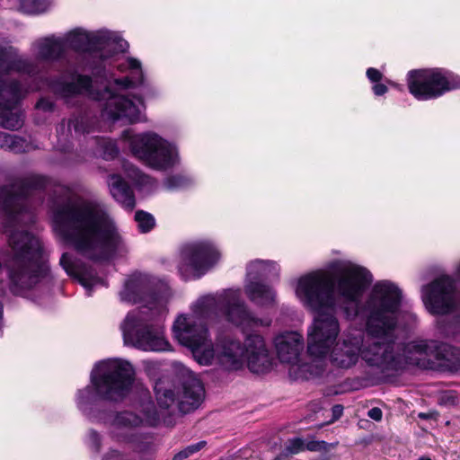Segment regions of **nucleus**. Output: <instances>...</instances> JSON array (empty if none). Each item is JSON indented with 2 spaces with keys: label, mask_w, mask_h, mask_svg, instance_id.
<instances>
[{
  "label": "nucleus",
  "mask_w": 460,
  "mask_h": 460,
  "mask_svg": "<svg viewBox=\"0 0 460 460\" xmlns=\"http://www.w3.org/2000/svg\"><path fill=\"white\" fill-rule=\"evenodd\" d=\"M372 281L371 273L352 263L344 264L338 271L336 291L350 306L345 307L348 318L359 312L366 316L368 339L361 342L360 358L371 367L383 374L402 368V343L396 333L397 312L401 305V290L392 282L376 283L359 309L358 300L365 288Z\"/></svg>",
  "instance_id": "1"
},
{
  "label": "nucleus",
  "mask_w": 460,
  "mask_h": 460,
  "mask_svg": "<svg viewBox=\"0 0 460 460\" xmlns=\"http://www.w3.org/2000/svg\"><path fill=\"white\" fill-rule=\"evenodd\" d=\"M46 184L44 176L30 173L10 186L0 187V208L6 216L4 231L8 234L4 264L10 290L14 295H22L38 284L41 278L42 268L39 263L42 253L41 243L27 230L16 227L33 222V214L26 207L24 195L32 190L44 189Z\"/></svg>",
  "instance_id": "2"
},
{
  "label": "nucleus",
  "mask_w": 460,
  "mask_h": 460,
  "mask_svg": "<svg viewBox=\"0 0 460 460\" xmlns=\"http://www.w3.org/2000/svg\"><path fill=\"white\" fill-rule=\"evenodd\" d=\"M53 224L64 242L90 260L105 261L126 251L114 223L96 202L67 197L54 205Z\"/></svg>",
  "instance_id": "3"
},
{
  "label": "nucleus",
  "mask_w": 460,
  "mask_h": 460,
  "mask_svg": "<svg viewBox=\"0 0 460 460\" xmlns=\"http://www.w3.org/2000/svg\"><path fill=\"white\" fill-rule=\"evenodd\" d=\"M219 314L236 325L269 326L270 320L253 317L241 300L240 290L228 289L219 295H208L199 299L194 305V315L179 316L172 330L181 344L190 348L200 365H210L214 359V349L208 339L207 326L201 322L213 319Z\"/></svg>",
  "instance_id": "4"
},
{
  "label": "nucleus",
  "mask_w": 460,
  "mask_h": 460,
  "mask_svg": "<svg viewBox=\"0 0 460 460\" xmlns=\"http://www.w3.org/2000/svg\"><path fill=\"white\" fill-rule=\"evenodd\" d=\"M333 289L334 281L324 271H314L302 277L296 288L299 298L316 313L308 329V354L325 360V356L340 332V324L334 315Z\"/></svg>",
  "instance_id": "5"
},
{
  "label": "nucleus",
  "mask_w": 460,
  "mask_h": 460,
  "mask_svg": "<svg viewBox=\"0 0 460 460\" xmlns=\"http://www.w3.org/2000/svg\"><path fill=\"white\" fill-rule=\"evenodd\" d=\"M135 380V369L128 361L110 360L96 366L91 374L93 386H86L77 394V406L87 412L98 400L122 401L129 393Z\"/></svg>",
  "instance_id": "6"
},
{
  "label": "nucleus",
  "mask_w": 460,
  "mask_h": 460,
  "mask_svg": "<svg viewBox=\"0 0 460 460\" xmlns=\"http://www.w3.org/2000/svg\"><path fill=\"white\" fill-rule=\"evenodd\" d=\"M53 93L69 102L71 98L80 94H87L93 100L105 101L103 116L116 121L125 119L129 123L140 120V108L132 100L114 93L110 85L102 90L94 89L92 79L88 75H78L75 81L66 82L60 77L50 84Z\"/></svg>",
  "instance_id": "7"
},
{
  "label": "nucleus",
  "mask_w": 460,
  "mask_h": 460,
  "mask_svg": "<svg viewBox=\"0 0 460 460\" xmlns=\"http://www.w3.org/2000/svg\"><path fill=\"white\" fill-rule=\"evenodd\" d=\"M277 355L282 363L290 365L289 374L295 379H309L323 376L327 361L311 357V361L300 364V354L304 349L303 336L296 332H284L274 341Z\"/></svg>",
  "instance_id": "8"
},
{
  "label": "nucleus",
  "mask_w": 460,
  "mask_h": 460,
  "mask_svg": "<svg viewBox=\"0 0 460 460\" xmlns=\"http://www.w3.org/2000/svg\"><path fill=\"white\" fill-rule=\"evenodd\" d=\"M144 311L128 313L120 324L124 343L144 351H165L170 344L164 338V328L151 323Z\"/></svg>",
  "instance_id": "9"
},
{
  "label": "nucleus",
  "mask_w": 460,
  "mask_h": 460,
  "mask_svg": "<svg viewBox=\"0 0 460 460\" xmlns=\"http://www.w3.org/2000/svg\"><path fill=\"white\" fill-rule=\"evenodd\" d=\"M133 155L156 170H166L177 162V152L172 145L155 133H145L130 138Z\"/></svg>",
  "instance_id": "10"
},
{
  "label": "nucleus",
  "mask_w": 460,
  "mask_h": 460,
  "mask_svg": "<svg viewBox=\"0 0 460 460\" xmlns=\"http://www.w3.org/2000/svg\"><path fill=\"white\" fill-rule=\"evenodd\" d=\"M409 92L418 100L440 97L447 92L460 88V79L447 75L438 68L414 69L407 75Z\"/></svg>",
  "instance_id": "11"
},
{
  "label": "nucleus",
  "mask_w": 460,
  "mask_h": 460,
  "mask_svg": "<svg viewBox=\"0 0 460 460\" xmlns=\"http://www.w3.org/2000/svg\"><path fill=\"white\" fill-rule=\"evenodd\" d=\"M450 355V345L434 340H415L406 344L402 343L400 350L402 368L405 364H410L423 369L447 371L442 365Z\"/></svg>",
  "instance_id": "12"
},
{
  "label": "nucleus",
  "mask_w": 460,
  "mask_h": 460,
  "mask_svg": "<svg viewBox=\"0 0 460 460\" xmlns=\"http://www.w3.org/2000/svg\"><path fill=\"white\" fill-rule=\"evenodd\" d=\"M220 259V253L208 242L187 243L181 249L178 270L185 279H199Z\"/></svg>",
  "instance_id": "13"
},
{
  "label": "nucleus",
  "mask_w": 460,
  "mask_h": 460,
  "mask_svg": "<svg viewBox=\"0 0 460 460\" xmlns=\"http://www.w3.org/2000/svg\"><path fill=\"white\" fill-rule=\"evenodd\" d=\"M22 85L14 79L0 78V127L18 130L24 123V115L19 107L24 97Z\"/></svg>",
  "instance_id": "14"
},
{
  "label": "nucleus",
  "mask_w": 460,
  "mask_h": 460,
  "mask_svg": "<svg viewBox=\"0 0 460 460\" xmlns=\"http://www.w3.org/2000/svg\"><path fill=\"white\" fill-rule=\"evenodd\" d=\"M422 300L432 314L450 313L460 301V293L449 276H441L422 288Z\"/></svg>",
  "instance_id": "15"
},
{
  "label": "nucleus",
  "mask_w": 460,
  "mask_h": 460,
  "mask_svg": "<svg viewBox=\"0 0 460 460\" xmlns=\"http://www.w3.org/2000/svg\"><path fill=\"white\" fill-rule=\"evenodd\" d=\"M242 348L243 349V360H246L247 366L252 372L260 374L270 369L272 358L264 339L261 335H248Z\"/></svg>",
  "instance_id": "16"
},
{
  "label": "nucleus",
  "mask_w": 460,
  "mask_h": 460,
  "mask_svg": "<svg viewBox=\"0 0 460 460\" xmlns=\"http://www.w3.org/2000/svg\"><path fill=\"white\" fill-rule=\"evenodd\" d=\"M120 296L122 300L134 304L153 300L155 298L153 278L141 272L132 274L126 281Z\"/></svg>",
  "instance_id": "17"
},
{
  "label": "nucleus",
  "mask_w": 460,
  "mask_h": 460,
  "mask_svg": "<svg viewBox=\"0 0 460 460\" xmlns=\"http://www.w3.org/2000/svg\"><path fill=\"white\" fill-rule=\"evenodd\" d=\"M205 396V389L201 381L193 376H188L182 382L181 391L178 393L177 403L181 412L189 413L201 404Z\"/></svg>",
  "instance_id": "18"
},
{
  "label": "nucleus",
  "mask_w": 460,
  "mask_h": 460,
  "mask_svg": "<svg viewBox=\"0 0 460 460\" xmlns=\"http://www.w3.org/2000/svg\"><path fill=\"white\" fill-rule=\"evenodd\" d=\"M215 356L219 364L227 370H236L243 366V349L240 341L231 337H225L219 341L214 349Z\"/></svg>",
  "instance_id": "19"
},
{
  "label": "nucleus",
  "mask_w": 460,
  "mask_h": 460,
  "mask_svg": "<svg viewBox=\"0 0 460 460\" xmlns=\"http://www.w3.org/2000/svg\"><path fill=\"white\" fill-rule=\"evenodd\" d=\"M63 40L66 42V50L70 48L76 51H93L104 47L111 38L103 32L88 33L76 29L67 33Z\"/></svg>",
  "instance_id": "20"
},
{
  "label": "nucleus",
  "mask_w": 460,
  "mask_h": 460,
  "mask_svg": "<svg viewBox=\"0 0 460 460\" xmlns=\"http://www.w3.org/2000/svg\"><path fill=\"white\" fill-rule=\"evenodd\" d=\"M361 354V341L356 338L337 342L331 352L332 364L341 369L354 367Z\"/></svg>",
  "instance_id": "21"
},
{
  "label": "nucleus",
  "mask_w": 460,
  "mask_h": 460,
  "mask_svg": "<svg viewBox=\"0 0 460 460\" xmlns=\"http://www.w3.org/2000/svg\"><path fill=\"white\" fill-rule=\"evenodd\" d=\"M59 263L69 276L76 279L87 289L101 282L94 270L74 260L68 252L62 254Z\"/></svg>",
  "instance_id": "22"
},
{
  "label": "nucleus",
  "mask_w": 460,
  "mask_h": 460,
  "mask_svg": "<svg viewBox=\"0 0 460 460\" xmlns=\"http://www.w3.org/2000/svg\"><path fill=\"white\" fill-rule=\"evenodd\" d=\"M11 71L30 75L35 72V66L28 59L18 56L13 47H0V75Z\"/></svg>",
  "instance_id": "23"
},
{
  "label": "nucleus",
  "mask_w": 460,
  "mask_h": 460,
  "mask_svg": "<svg viewBox=\"0 0 460 460\" xmlns=\"http://www.w3.org/2000/svg\"><path fill=\"white\" fill-rule=\"evenodd\" d=\"M35 46L40 59L54 61L66 57V42L63 38L47 37L38 40Z\"/></svg>",
  "instance_id": "24"
},
{
  "label": "nucleus",
  "mask_w": 460,
  "mask_h": 460,
  "mask_svg": "<svg viewBox=\"0 0 460 460\" xmlns=\"http://www.w3.org/2000/svg\"><path fill=\"white\" fill-rule=\"evenodd\" d=\"M108 185L112 197L123 207L132 209L136 205L135 196L127 182L118 174L109 176Z\"/></svg>",
  "instance_id": "25"
},
{
  "label": "nucleus",
  "mask_w": 460,
  "mask_h": 460,
  "mask_svg": "<svg viewBox=\"0 0 460 460\" xmlns=\"http://www.w3.org/2000/svg\"><path fill=\"white\" fill-rule=\"evenodd\" d=\"M99 420L111 428L112 433H117L119 429L137 427L142 422L141 418L131 411L109 413L99 417Z\"/></svg>",
  "instance_id": "26"
},
{
  "label": "nucleus",
  "mask_w": 460,
  "mask_h": 460,
  "mask_svg": "<svg viewBox=\"0 0 460 460\" xmlns=\"http://www.w3.org/2000/svg\"><path fill=\"white\" fill-rule=\"evenodd\" d=\"M245 292L251 301L258 305H270L275 301V292L264 284L251 281L245 286Z\"/></svg>",
  "instance_id": "27"
},
{
  "label": "nucleus",
  "mask_w": 460,
  "mask_h": 460,
  "mask_svg": "<svg viewBox=\"0 0 460 460\" xmlns=\"http://www.w3.org/2000/svg\"><path fill=\"white\" fill-rule=\"evenodd\" d=\"M127 66L133 70L132 76H125L123 78L114 80V84L121 90L143 84L144 75L140 61L133 58H128L127 60Z\"/></svg>",
  "instance_id": "28"
},
{
  "label": "nucleus",
  "mask_w": 460,
  "mask_h": 460,
  "mask_svg": "<svg viewBox=\"0 0 460 460\" xmlns=\"http://www.w3.org/2000/svg\"><path fill=\"white\" fill-rule=\"evenodd\" d=\"M155 392L157 402L161 408L169 409L176 400L173 391L165 387L163 382L155 384Z\"/></svg>",
  "instance_id": "29"
},
{
  "label": "nucleus",
  "mask_w": 460,
  "mask_h": 460,
  "mask_svg": "<svg viewBox=\"0 0 460 460\" xmlns=\"http://www.w3.org/2000/svg\"><path fill=\"white\" fill-rule=\"evenodd\" d=\"M50 5L49 0H20L19 10L25 13H40Z\"/></svg>",
  "instance_id": "30"
},
{
  "label": "nucleus",
  "mask_w": 460,
  "mask_h": 460,
  "mask_svg": "<svg viewBox=\"0 0 460 460\" xmlns=\"http://www.w3.org/2000/svg\"><path fill=\"white\" fill-rule=\"evenodd\" d=\"M28 144L25 139L16 135L5 133L3 149L13 153H22L27 150Z\"/></svg>",
  "instance_id": "31"
},
{
  "label": "nucleus",
  "mask_w": 460,
  "mask_h": 460,
  "mask_svg": "<svg viewBox=\"0 0 460 460\" xmlns=\"http://www.w3.org/2000/svg\"><path fill=\"white\" fill-rule=\"evenodd\" d=\"M135 220L141 233L150 232L155 226V217L147 212L138 210L135 214Z\"/></svg>",
  "instance_id": "32"
},
{
  "label": "nucleus",
  "mask_w": 460,
  "mask_h": 460,
  "mask_svg": "<svg viewBox=\"0 0 460 460\" xmlns=\"http://www.w3.org/2000/svg\"><path fill=\"white\" fill-rule=\"evenodd\" d=\"M269 265L275 266V263L262 260H255L251 261L247 265V277L251 279H255L258 277L264 275L266 267Z\"/></svg>",
  "instance_id": "33"
},
{
  "label": "nucleus",
  "mask_w": 460,
  "mask_h": 460,
  "mask_svg": "<svg viewBox=\"0 0 460 460\" xmlns=\"http://www.w3.org/2000/svg\"><path fill=\"white\" fill-rule=\"evenodd\" d=\"M452 355L444 361L442 367H444L449 372H456L460 370V348H455L451 346Z\"/></svg>",
  "instance_id": "34"
},
{
  "label": "nucleus",
  "mask_w": 460,
  "mask_h": 460,
  "mask_svg": "<svg viewBox=\"0 0 460 460\" xmlns=\"http://www.w3.org/2000/svg\"><path fill=\"white\" fill-rule=\"evenodd\" d=\"M305 449V445L302 438H295L289 439L287 443V446L283 451V456H288L289 455H296L299 452H302Z\"/></svg>",
  "instance_id": "35"
},
{
  "label": "nucleus",
  "mask_w": 460,
  "mask_h": 460,
  "mask_svg": "<svg viewBox=\"0 0 460 460\" xmlns=\"http://www.w3.org/2000/svg\"><path fill=\"white\" fill-rule=\"evenodd\" d=\"M206 445L205 441H199L196 444L188 446L183 450L178 452L174 455L172 457V460H183L188 458L189 456H192L193 454L199 452L200 449H202Z\"/></svg>",
  "instance_id": "36"
},
{
  "label": "nucleus",
  "mask_w": 460,
  "mask_h": 460,
  "mask_svg": "<svg viewBox=\"0 0 460 460\" xmlns=\"http://www.w3.org/2000/svg\"><path fill=\"white\" fill-rule=\"evenodd\" d=\"M128 175L132 178L137 183L148 182V177L142 173L137 168L133 165H126Z\"/></svg>",
  "instance_id": "37"
},
{
  "label": "nucleus",
  "mask_w": 460,
  "mask_h": 460,
  "mask_svg": "<svg viewBox=\"0 0 460 460\" xmlns=\"http://www.w3.org/2000/svg\"><path fill=\"white\" fill-rule=\"evenodd\" d=\"M336 444H328L325 441H310L305 445V449L309 451H328L331 447H334Z\"/></svg>",
  "instance_id": "38"
},
{
  "label": "nucleus",
  "mask_w": 460,
  "mask_h": 460,
  "mask_svg": "<svg viewBox=\"0 0 460 460\" xmlns=\"http://www.w3.org/2000/svg\"><path fill=\"white\" fill-rule=\"evenodd\" d=\"M67 127L69 130L74 129L75 133H82L84 131L83 119L79 118L69 119Z\"/></svg>",
  "instance_id": "39"
},
{
  "label": "nucleus",
  "mask_w": 460,
  "mask_h": 460,
  "mask_svg": "<svg viewBox=\"0 0 460 460\" xmlns=\"http://www.w3.org/2000/svg\"><path fill=\"white\" fill-rule=\"evenodd\" d=\"M36 109L41 110L43 111L49 112L54 110V103L48 98H41L36 103Z\"/></svg>",
  "instance_id": "40"
},
{
  "label": "nucleus",
  "mask_w": 460,
  "mask_h": 460,
  "mask_svg": "<svg viewBox=\"0 0 460 460\" xmlns=\"http://www.w3.org/2000/svg\"><path fill=\"white\" fill-rule=\"evenodd\" d=\"M89 443L93 449L99 451L101 448V437L95 430L89 432Z\"/></svg>",
  "instance_id": "41"
},
{
  "label": "nucleus",
  "mask_w": 460,
  "mask_h": 460,
  "mask_svg": "<svg viewBox=\"0 0 460 460\" xmlns=\"http://www.w3.org/2000/svg\"><path fill=\"white\" fill-rule=\"evenodd\" d=\"M184 179L181 176L175 175L167 178L165 184L168 189L178 188L183 185Z\"/></svg>",
  "instance_id": "42"
},
{
  "label": "nucleus",
  "mask_w": 460,
  "mask_h": 460,
  "mask_svg": "<svg viewBox=\"0 0 460 460\" xmlns=\"http://www.w3.org/2000/svg\"><path fill=\"white\" fill-rule=\"evenodd\" d=\"M367 76L371 82L374 83L379 82L383 77L381 72L373 67H370L367 70Z\"/></svg>",
  "instance_id": "43"
},
{
  "label": "nucleus",
  "mask_w": 460,
  "mask_h": 460,
  "mask_svg": "<svg viewBox=\"0 0 460 460\" xmlns=\"http://www.w3.org/2000/svg\"><path fill=\"white\" fill-rule=\"evenodd\" d=\"M367 416L376 421H380L383 417V412L380 408L374 407L368 411Z\"/></svg>",
  "instance_id": "44"
},
{
  "label": "nucleus",
  "mask_w": 460,
  "mask_h": 460,
  "mask_svg": "<svg viewBox=\"0 0 460 460\" xmlns=\"http://www.w3.org/2000/svg\"><path fill=\"white\" fill-rule=\"evenodd\" d=\"M388 91L386 85L383 84H376L373 86V92L376 95L381 96Z\"/></svg>",
  "instance_id": "45"
},
{
  "label": "nucleus",
  "mask_w": 460,
  "mask_h": 460,
  "mask_svg": "<svg viewBox=\"0 0 460 460\" xmlns=\"http://www.w3.org/2000/svg\"><path fill=\"white\" fill-rule=\"evenodd\" d=\"M343 411V407L341 404H336L332 407V413L335 419H338L341 416Z\"/></svg>",
  "instance_id": "46"
},
{
  "label": "nucleus",
  "mask_w": 460,
  "mask_h": 460,
  "mask_svg": "<svg viewBox=\"0 0 460 460\" xmlns=\"http://www.w3.org/2000/svg\"><path fill=\"white\" fill-rule=\"evenodd\" d=\"M118 48L117 50L120 52H124L128 48V44L126 40L119 39L117 42Z\"/></svg>",
  "instance_id": "47"
},
{
  "label": "nucleus",
  "mask_w": 460,
  "mask_h": 460,
  "mask_svg": "<svg viewBox=\"0 0 460 460\" xmlns=\"http://www.w3.org/2000/svg\"><path fill=\"white\" fill-rule=\"evenodd\" d=\"M119 151L118 149L115 147L114 145H111V152H110V155L111 157H114L118 155Z\"/></svg>",
  "instance_id": "48"
},
{
  "label": "nucleus",
  "mask_w": 460,
  "mask_h": 460,
  "mask_svg": "<svg viewBox=\"0 0 460 460\" xmlns=\"http://www.w3.org/2000/svg\"><path fill=\"white\" fill-rule=\"evenodd\" d=\"M5 132L0 131V148H3Z\"/></svg>",
  "instance_id": "49"
},
{
  "label": "nucleus",
  "mask_w": 460,
  "mask_h": 460,
  "mask_svg": "<svg viewBox=\"0 0 460 460\" xmlns=\"http://www.w3.org/2000/svg\"><path fill=\"white\" fill-rule=\"evenodd\" d=\"M419 417L421 418V419H428V414H426V413H420Z\"/></svg>",
  "instance_id": "50"
},
{
  "label": "nucleus",
  "mask_w": 460,
  "mask_h": 460,
  "mask_svg": "<svg viewBox=\"0 0 460 460\" xmlns=\"http://www.w3.org/2000/svg\"><path fill=\"white\" fill-rule=\"evenodd\" d=\"M138 104L141 105L144 108V102L141 98H137Z\"/></svg>",
  "instance_id": "51"
},
{
  "label": "nucleus",
  "mask_w": 460,
  "mask_h": 460,
  "mask_svg": "<svg viewBox=\"0 0 460 460\" xmlns=\"http://www.w3.org/2000/svg\"><path fill=\"white\" fill-rule=\"evenodd\" d=\"M119 70H121V71H123V70H124V66H123V65H119Z\"/></svg>",
  "instance_id": "52"
},
{
  "label": "nucleus",
  "mask_w": 460,
  "mask_h": 460,
  "mask_svg": "<svg viewBox=\"0 0 460 460\" xmlns=\"http://www.w3.org/2000/svg\"><path fill=\"white\" fill-rule=\"evenodd\" d=\"M420 460H431V459L428 458V457H420Z\"/></svg>",
  "instance_id": "53"
}]
</instances>
